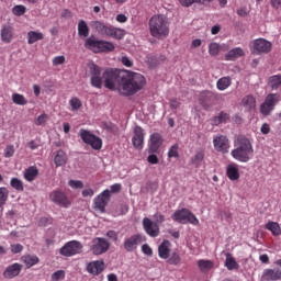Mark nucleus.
I'll return each mask as SVG.
<instances>
[{
  "mask_svg": "<svg viewBox=\"0 0 281 281\" xmlns=\"http://www.w3.org/2000/svg\"><path fill=\"white\" fill-rule=\"evenodd\" d=\"M144 87H146V77L131 70H122L121 83L119 86V91L122 93V95H135V93L142 91Z\"/></svg>",
  "mask_w": 281,
  "mask_h": 281,
  "instance_id": "obj_1",
  "label": "nucleus"
},
{
  "mask_svg": "<svg viewBox=\"0 0 281 281\" xmlns=\"http://www.w3.org/2000/svg\"><path fill=\"white\" fill-rule=\"evenodd\" d=\"M235 149L231 151L232 157L236 159V161H240L241 164H247L254 157V145H251V140L246 136H239L235 140Z\"/></svg>",
  "mask_w": 281,
  "mask_h": 281,
  "instance_id": "obj_2",
  "label": "nucleus"
},
{
  "mask_svg": "<svg viewBox=\"0 0 281 281\" xmlns=\"http://www.w3.org/2000/svg\"><path fill=\"white\" fill-rule=\"evenodd\" d=\"M149 33L154 38L158 41H164L170 34V22L166 15H154L149 20Z\"/></svg>",
  "mask_w": 281,
  "mask_h": 281,
  "instance_id": "obj_3",
  "label": "nucleus"
},
{
  "mask_svg": "<svg viewBox=\"0 0 281 281\" xmlns=\"http://www.w3.org/2000/svg\"><path fill=\"white\" fill-rule=\"evenodd\" d=\"M85 47L86 49H90V52H93L94 54H102L113 52L115 49V44H113L112 42L88 37L86 38Z\"/></svg>",
  "mask_w": 281,
  "mask_h": 281,
  "instance_id": "obj_4",
  "label": "nucleus"
},
{
  "mask_svg": "<svg viewBox=\"0 0 281 281\" xmlns=\"http://www.w3.org/2000/svg\"><path fill=\"white\" fill-rule=\"evenodd\" d=\"M103 82H104L105 89H110V91H115L116 85H119L120 87L122 82V70L106 68L103 71Z\"/></svg>",
  "mask_w": 281,
  "mask_h": 281,
  "instance_id": "obj_5",
  "label": "nucleus"
},
{
  "mask_svg": "<svg viewBox=\"0 0 281 281\" xmlns=\"http://www.w3.org/2000/svg\"><path fill=\"white\" fill-rule=\"evenodd\" d=\"M171 218L181 225H188V223L191 225H199V218H196V215H194V213L188 209L175 211V213L171 215Z\"/></svg>",
  "mask_w": 281,
  "mask_h": 281,
  "instance_id": "obj_6",
  "label": "nucleus"
},
{
  "mask_svg": "<svg viewBox=\"0 0 281 281\" xmlns=\"http://www.w3.org/2000/svg\"><path fill=\"white\" fill-rule=\"evenodd\" d=\"M79 137L82 139L83 144L91 146L93 150L102 149V138L95 136L89 130L81 128L79 131Z\"/></svg>",
  "mask_w": 281,
  "mask_h": 281,
  "instance_id": "obj_7",
  "label": "nucleus"
},
{
  "mask_svg": "<svg viewBox=\"0 0 281 281\" xmlns=\"http://www.w3.org/2000/svg\"><path fill=\"white\" fill-rule=\"evenodd\" d=\"M88 67L91 87H94V89H102V85H104L102 67L93 63L89 64Z\"/></svg>",
  "mask_w": 281,
  "mask_h": 281,
  "instance_id": "obj_8",
  "label": "nucleus"
},
{
  "mask_svg": "<svg viewBox=\"0 0 281 281\" xmlns=\"http://www.w3.org/2000/svg\"><path fill=\"white\" fill-rule=\"evenodd\" d=\"M82 243L79 240H70L59 249V254L66 258H71V256H78V254H82Z\"/></svg>",
  "mask_w": 281,
  "mask_h": 281,
  "instance_id": "obj_9",
  "label": "nucleus"
},
{
  "mask_svg": "<svg viewBox=\"0 0 281 281\" xmlns=\"http://www.w3.org/2000/svg\"><path fill=\"white\" fill-rule=\"evenodd\" d=\"M111 248V243L102 237H95L90 243V251L94 256H102V254H106Z\"/></svg>",
  "mask_w": 281,
  "mask_h": 281,
  "instance_id": "obj_10",
  "label": "nucleus"
},
{
  "mask_svg": "<svg viewBox=\"0 0 281 281\" xmlns=\"http://www.w3.org/2000/svg\"><path fill=\"white\" fill-rule=\"evenodd\" d=\"M278 102H280V94H268L265 102L260 105V113H262L265 116L271 115V111L276 109V104H278Z\"/></svg>",
  "mask_w": 281,
  "mask_h": 281,
  "instance_id": "obj_11",
  "label": "nucleus"
},
{
  "mask_svg": "<svg viewBox=\"0 0 281 281\" xmlns=\"http://www.w3.org/2000/svg\"><path fill=\"white\" fill-rule=\"evenodd\" d=\"M213 147L216 153L227 155L229 153L231 144L229 138L225 135H216L213 137Z\"/></svg>",
  "mask_w": 281,
  "mask_h": 281,
  "instance_id": "obj_12",
  "label": "nucleus"
},
{
  "mask_svg": "<svg viewBox=\"0 0 281 281\" xmlns=\"http://www.w3.org/2000/svg\"><path fill=\"white\" fill-rule=\"evenodd\" d=\"M109 201H111V191L106 189L94 198V210H99V212L104 214L106 212V205H109Z\"/></svg>",
  "mask_w": 281,
  "mask_h": 281,
  "instance_id": "obj_13",
  "label": "nucleus"
},
{
  "mask_svg": "<svg viewBox=\"0 0 281 281\" xmlns=\"http://www.w3.org/2000/svg\"><path fill=\"white\" fill-rule=\"evenodd\" d=\"M49 200L55 203V205H59V207H69V205H71V200H69L67 193L60 190L50 192Z\"/></svg>",
  "mask_w": 281,
  "mask_h": 281,
  "instance_id": "obj_14",
  "label": "nucleus"
},
{
  "mask_svg": "<svg viewBox=\"0 0 281 281\" xmlns=\"http://www.w3.org/2000/svg\"><path fill=\"white\" fill-rule=\"evenodd\" d=\"M216 100H218V94H216L212 91L206 90V91H203L200 93L199 102L205 111L212 109V106H214V102Z\"/></svg>",
  "mask_w": 281,
  "mask_h": 281,
  "instance_id": "obj_15",
  "label": "nucleus"
},
{
  "mask_svg": "<svg viewBox=\"0 0 281 281\" xmlns=\"http://www.w3.org/2000/svg\"><path fill=\"white\" fill-rule=\"evenodd\" d=\"M144 236L142 234H134L127 238H125L124 243H123V247L125 249V251L132 252L135 251L137 249V247H139V245H142V243H144Z\"/></svg>",
  "mask_w": 281,
  "mask_h": 281,
  "instance_id": "obj_16",
  "label": "nucleus"
},
{
  "mask_svg": "<svg viewBox=\"0 0 281 281\" xmlns=\"http://www.w3.org/2000/svg\"><path fill=\"white\" fill-rule=\"evenodd\" d=\"M271 42L265 38H258L252 42V54H269L271 52Z\"/></svg>",
  "mask_w": 281,
  "mask_h": 281,
  "instance_id": "obj_17",
  "label": "nucleus"
},
{
  "mask_svg": "<svg viewBox=\"0 0 281 281\" xmlns=\"http://www.w3.org/2000/svg\"><path fill=\"white\" fill-rule=\"evenodd\" d=\"M143 229L147 236H150L151 238H157V236H159V224L153 222L148 217L143 218Z\"/></svg>",
  "mask_w": 281,
  "mask_h": 281,
  "instance_id": "obj_18",
  "label": "nucleus"
},
{
  "mask_svg": "<svg viewBox=\"0 0 281 281\" xmlns=\"http://www.w3.org/2000/svg\"><path fill=\"white\" fill-rule=\"evenodd\" d=\"M21 271H23V265L12 263L5 268L2 276L3 278H5V280H12L14 278H18V276L21 274Z\"/></svg>",
  "mask_w": 281,
  "mask_h": 281,
  "instance_id": "obj_19",
  "label": "nucleus"
},
{
  "mask_svg": "<svg viewBox=\"0 0 281 281\" xmlns=\"http://www.w3.org/2000/svg\"><path fill=\"white\" fill-rule=\"evenodd\" d=\"M164 145V136L159 133H154L149 136L148 153H159V148Z\"/></svg>",
  "mask_w": 281,
  "mask_h": 281,
  "instance_id": "obj_20",
  "label": "nucleus"
},
{
  "mask_svg": "<svg viewBox=\"0 0 281 281\" xmlns=\"http://www.w3.org/2000/svg\"><path fill=\"white\" fill-rule=\"evenodd\" d=\"M132 144L137 150H142V148H144V128H142V126H136L134 128Z\"/></svg>",
  "mask_w": 281,
  "mask_h": 281,
  "instance_id": "obj_21",
  "label": "nucleus"
},
{
  "mask_svg": "<svg viewBox=\"0 0 281 281\" xmlns=\"http://www.w3.org/2000/svg\"><path fill=\"white\" fill-rule=\"evenodd\" d=\"M261 280H265V281L281 280V270H280V268L263 270L262 276H261Z\"/></svg>",
  "mask_w": 281,
  "mask_h": 281,
  "instance_id": "obj_22",
  "label": "nucleus"
},
{
  "mask_svg": "<svg viewBox=\"0 0 281 281\" xmlns=\"http://www.w3.org/2000/svg\"><path fill=\"white\" fill-rule=\"evenodd\" d=\"M88 273H91L92 276H100L102 271H104V261H91L87 266Z\"/></svg>",
  "mask_w": 281,
  "mask_h": 281,
  "instance_id": "obj_23",
  "label": "nucleus"
},
{
  "mask_svg": "<svg viewBox=\"0 0 281 281\" xmlns=\"http://www.w3.org/2000/svg\"><path fill=\"white\" fill-rule=\"evenodd\" d=\"M172 244L169 240H164L158 247V256L161 260H168L170 258V248Z\"/></svg>",
  "mask_w": 281,
  "mask_h": 281,
  "instance_id": "obj_24",
  "label": "nucleus"
},
{
  "mask_svg": "<svg viewBox=\"0 0 281 281\" xmlns=\"http://www.w3.org/2000/svg\"><path fill=\"white\" fill-rule=\"evenodd\" d=\"M0 36L2 43H12V38H14V29H12L10 25H3Z\"/></svg>",
  "mask_w": 281,
  "mask_h": 281,
  "instance_id": "obj_25",
  "label": "nucleus"
},
{
  "mask_svg": "<svg viewBox=\"0 0 281 281\" xmlns=\"http://www.w3.org/2000/svg\"><path fill=\"white\" fill-rule=\"evenodd\" d=\"M21 262L25 265L26 269H32V267L41 262V259L36 255H23L21 257Z\"/></svg>",
  "mask_w": 281,
  "mask_h": 281,
  "instance_id": "obj_26",
  "label": "nucleus"
},
{
  "mask_svg": "<svg viewBox=\"0 0 281 281\" xmlns=\"http://www.w3.org/2000/svg\"><path fill=\"white\" fill-rule=\"evenodd\" d=\"M226 175L231 181H238V179H240V173L238 172V165H228L226 167Z\"/></svg>",
  "mask_w": 281,
  "mask_h": 281,
  "instance_id": "obj_27",
  "label": "nucleus"
},
{
  "mask_svg": "<svg viewBox=\"0 0 281 281\" xmlns=\"http://www.w3.org/2000/svg\"><path fill=\"white\" fill-rule=\"evenodd\" d=\"M241 56H245V50L240 47H236L231 49L226 55H225V60L234 61L238 60Z\"/></svg>",
  "mask_w": 281,
  "mask_h": 281,
  "instance_id": "obj_28",
  "label": "nucleus"
},
{
  "mask_svg": "<svg viewBox=\"0 0 281 281\" xmlns=\"http://www.w3.org/2000/svg\"><path fill=\"white\" fill-rule=\"evenodd\" d=\"M240 105L244 106L247 111H254L256 109V98L248 94L241 99Z\"/></svg>",
  "mask_w": 281,
  "mask_h": 281,
  "instance_id": "obj_29",
  "label": "nucleus"
},
{
  "mask_svg": "<svg viewBox=\"0 0 281 281\" xmlns=\"http://www.w3.org/2000/svg\"><path fill=\"white\" fill-rule=\"evenodd\" d=\"M38 177V168L31 166L24 171V179L29 182L35 181Z\"/></svg>",
  "mask_w": 281,
  "mask_h": 281,
  "instance_id": "obj_30",
  "label": "nucleus"
},
{
  "mask_svg": "<svg viewBox=\"0 0 281 281\" xmlns=\"http://www.w3.org/2000/svg\"><path fill=\"white\" fill-rule=\"evenodd\" d=\"M89 25L87 24V22L85 20H80L78 22V36H80V38H88L89 37Z\"/></svg>",
  "mask_w": 281,
  "mask_h": 281,
  "instance_id": "obj_31",
  "label": "nucleus"
},
{
  "mask_svg": "<svg viewBox=\"0 0 281 281\" xmlns=\"http://www.w3.org/2000/svg\"><path fill=\"white\" fill-rule=\"evenodd\" d=\"M43 38H45V35L42 32L30 31L27 33L29 45H34V43H37V41H43Z\"/></svg>",
  "mask_w": 281,
  "mask_h": 281,
  "instance_id": "obj_32",
  "label": "nucleus"
},
{
  "mask_svg": "<svg viewBox=\"0 0 281 281\" xmlns=\"http://www.w3.org/2000/svg\"><path fill=\"white\" fill-rule=\"evenodd\" d=\"M232 87V78L231 77H222L216 82V88L218 91H225V89H229Z\"/></svg>",
  "mask_w": 281,
  "mask_h": 281,
  "instance_id": "obj_33",
  "label": "nucleus"
},
{
  "mask_svg": "<svg viewBox=\"0 0 281 281\" xmlns=\"http://www.w3.org/2000/svg\"><path fill=\"white\" fill-rule=\"evenodd\" d=\"M265 227L271 232L272 236H281V227L278 222H268Z\"/></svg>",
  "mask_w": 281,
  "mask_h": 281,
  "instance_id": "obj_34",
  "label": "nucleus"
},
{
  "mask_svg": "<svg viewBox=\"0 0 281 281\" xmlns=\"http://www.w3.org/2000/svg\"><path fill=\"white\" fill-rule=\"evenodd\" d=\"M54 162L57 168L65 166V164H67V153H65L63 149H59L54 158Z\"/></svg>",
  "mask_w": 281,
  "mask_h": 281,
  "instance_id": "obj_35",
  "label": "nucleus"
},
{
  "mask_svg": "<svg viewBox=\"0 0 281 281\" xmlns=\"http://www.w3.org/2000/svg\"><path fill=\"white\" fill-rule=\"evenodd\" d=\"M198 267H199L200 271L205 273L207 271H211V269H214V261L201 259L198 261Z\"/></svg>",
  "mask_w": 281,
  "mask_h": 281,
  "instance_id": "obj_36",
  "label": "nucleus"
},
{
  "mask_svg": "<svg viewBox=\"0 0 281 281\" xmlns=\"http://www.w3.org/2000/svg\"><path fill=\"white\" fill-rule=\"evenodd\" d=\"M268 85L272 91H278V89H281V76L280 75L271 76L269 78Z\"/></svg>",
  "mask_w": 281,
  "mask_h": 281,
  "instance_id": "obj_37",
  "label": "nucleus"
},
{
  "mask_svg": "<svg viewBox=\"0 0 281 281\" xmlns=\"http://www.w3.org/2000/svg\"><path fill=\"white\" fill-rule=\"evenodd\" d=\"M225 267L228 269V271H234V269H239L238 262H236V259L232 257L229 254L226 255L225 260Z\"/></svg>",
  "mask_w": 281,
  "mask_h": 281,
  "instance_id": "obj_38",
  "label": "nucleus"
},
{
  "mask_svg": "<svg viewBox=\"0 0 281 281\" xmlns=\"http://www.w3.org/2000/svg\"><path fill=\"white\" fill-rule=\"evenodd\" d=\"M229 120V114L226 112H221L217 116H214L212 122L215 126H218V124H223Z\"/></svg>",
  "mask_w": 281,
  "mask_h": 281,
  "instance_id": "obj_39",
  "label": "nucleus"
},
{
  "mask_svg": "<svg viewBox=\"0 0 281 281\" xmlns=\"http://www.w3.org/2000/svg\"><path fill=\"white\" fill-rule=\"evenodd\" d=\"M167 263L173 265V267H179V265H181V255H179V252L177 251L172 252L171 255H169Z\"/></svg>",
  "mask_w": 281,
  "mask_h": 281,
  "instance_id": "obj_40",
  "label": "nucleus"
},
{
  "mask_svg": "<svg viewBox=\"0 0 281 281\" xmlns=\"http://www.w3.org/2000/svg\"><path fill=\"white\" fill-rule=\"evenodd\" d=\"M12 102L19 106H25V104H27V99H25V97L21 93H13Z\"/></svg>",
  "mask_w": 281,
  "mask_h": 281,
  "instance_id": "obj_41",
  "label": "nucleus"
},
{
  "mask_svg": "<svg viewBox=\"0 0 281 281\" xmlns=\"http://www.w3.org/2000/svg\"><path fill=\"white\" fill-rule=\"evenodd\" d=\"M10 186L13 188V190H16V192H23V190H25V187H23V181L19 178H12Z\"/></svg>",
  "mask_w": 281,
  "mask_h": 281,
  "instance_id": "obj_42",
  "label": "nucleus"
},
{
  "mask_svg": "<svg viewBox=\"0 0 281 281\" xmlns=\"http://www.w3.org/2000/svg\"><path fill=\"white\" fill-rule=\"evenodd\" d=\"M168 159H179V144H173L168 153H167Z\"/></svg>",
  "mask_w": 281,
  "mask_h": 281,
  "instance_id": "obj_43",
  "label": "nucleus"
},
{
  "mask_svg": "<svg viewBox=\"0 0 281 281\" xmlns=\"http://www.w3.org/2000/svg\"><path fill=\"white\" fill-rule=\"evenodd\" d=\"M126 36V31L123 29L114 27L112 30V34L110 35V38H115L116 41H122V38Z\"/></svg>",
  "mask_w": 281,
  "mask_h": 281,
  "instance_id": "obj_44",
  "label": "nucleus"
},
{
  "mask_svg": "<svg viewBox=\"0 0 281 281\" xmlns=\"http://www.w3.org/2000/svg\"><path fill=\"white\" fill-rule=\"evenodd\" d=\"M25 12H27V8H25L23 4H16L12 8V13L14 16H23Z\"/></svg>",
  "mask_w": 281,
  "mask_h": 281,
  "instance_id": "obj_45",
  "label": "nucleus"
},
{
  "mask_svg": "<svg viewBox=\"0 0 281 281\" xmlns=\"http://www.w3.org/2000/svg\"><path fill=\"white\" fill-rule=\"evenodd\" d=\"M92 27L95 29V31L101 34V36L104 35V32L106 30V24H104V22L101 21H93L92 22Z\"/></svg>",
  "mask_w": 281,
  "mask_h": 281,
  "instance_id": "obj_46",
  "label": "nucleus"
},
{
  "mask_svg": "<svg viewBox=\"0 0 281 281\" xmlns=\"http://www.w3.org/2000/svg\"><path fill=\"white\" fill-rule=\"evenodd\" d=\"M220 53H221V45H218V43L213 42L209 45L210 56H218Z\"/></svg>",
  "mask_w": 281,
  "mask_h": 281,
  "instance_id": "obj_47",
  "label": "nucleus"
},
{
  "mask_svg": "<svg viewBox=\"0 0 281 281\" xmlns=\"http://www.w3.org/2000/svg\"><path fill=\"white\" fill-rule=\"evenodd\" d=\"M8 196H10V191H8V188L1 187L0 188V206L5 205L8 201Z\"/></svg>",
  "mask_w": 281,
  "mask_h": 281,
  "instance_id": "obj_48",
  "label": "nucleus"
},
{
  "mask_svg": "<svg viewBox=\"0 0 281 281\" xmlns=\"http://www.w3.org/2000/svg\"><path fill=\"white\" fill-rule=\"evenodd\" d=\"M69 105L71 106V111H78L82 106V101L75 97L69 100Z\"/></svg>",
  "mask_w": 281,
  "mask_h": 281,
  "instance_id": "obj_49",
  "label": "nucleus"
},
{
  "mask_svg": "<svg viewBox=\"0 0 281 281\" xmlns=\"http://www.w3.org/2000/svg\"><path fill=\"white\" fill-rule=\"evenodd\" d=\"M204 159H205V151L204 150L196 151V154L193 157V164H195L196 166H201V162Z\"/></svg>",
  "mask_w": 281,
  "mask_h": 281,
  "instance_id": "obj_50",
  "label": "nucleus"
},
{
  "mask_svg": "<svg viewBox=\"0 0 281 281\" xmlns=\"http://www.w3.org/2000/svg\"><path fill=\"white\" fill-rule=\"evenodd\" d=\"M68 186L74 190H82L85 184L80 180H69Z\"/></svg>",
  "mask_w": 281,
  "mask_h": 281,
  "instance_id": "obj_51",
  "label": "nucleus"
},
{
  "mask_svg": "<svg viewBox=\"0 0 281 281\" xmlns=\"http://www.w3.org/2000/svg\"><path fill=\"white\" fill-rule=\"evenodd\" d=\"M65 276H66L65 270H57L52 274L50 280L60 281L65 278Z\"/></svg>",
  "mask_w": 281,
  "mask_h": 281,
  "instance_id": "obj_52",
  "label": "nucleus"
},
{
  "mask_svg": "<svg viewBox=\"0 0 281 281\" xmlns=\"http://www.w3.org/2000/svg\"><path fill=\"white\" fill-rule=\"evenodd\" d=\"M14 153H15L14 145H7V147L4 148L3 155L7 159H10V157H14Z\"/></svg>",
  "mask_w": 281,
  "mask_h": 281,
  "instance_id": "obj_53",
  "label": "nucleus"
},
{
  "mask_svg": "<svg viewBox=\"0 0 281 281\" xmlns=\"http://www.w3.org/2000/svg\"><path fill=\"white\" fill-rule=\"evenodd\" d=\"M180 5H183V8H190V5H193V3H201V0H179Z\"/></svg>",
  "mask_w": 281,
  "mask_h": 281,
  "instance_id": "obj_54",
  "label": "nucleus"
},
{
  "mask_svg": "<svg viewBox=\"0 0 281 281\" xmlns=\"http://www.w3.org/2000/svg\"><path fill=\"white\" fill-rule=\"evenodd\" d=\"M105 236L110 238V240H113V243H117L119 234L115 231H108Z\"/></svg>",
  "mask_w": 281,
  "mask_h": 281,
  "instance_id": "obj_55",
  "label": "nucleus"
},
{
  "mask_svg": "<svg viewBox=\"0 0 281 281\" xmlns=\"http://www.w3.org/2000/svg\"><path fill=\"white\" fill-rule=\"evenodd\" d=\"M54 67H58V65H65V56H56L53 58Z\"/></svg>",
  "mask_w": 281,
  "mask_h": 281,
  "instance_id": "obj_56",
  "label": "nucleus"
},
{
  "mask_svg": "<svg viewBox=\"0 0 281 281\" xmlns=\"http://www.w3.org/2000/svg\"><path fill=\"white\" fill-rule=\"evenodd\" d=\"M169 105H170V109H172V111H177V109L181 106V101H178L176 98L170 99Z\"/></svg>",
  "mask_w": 281,
  "mask_h": 281,
  "instance_id": "obj_57",
  "label": "nucleus"
},
{
  "mask_svg": "<svg viewBox=\"0 0 281 281\" xmlns=\"http://www.w3.org/2000/svg\"><path fill=\"white\" fill-rule=\"evenodd\" d=\"M147 161H148V164L157 165V164H159V157H157V155H155V153H151V154L147 157Z\"/></svg>",
  "mask_w": 281,
  "mask_h": 281,
  "instance_id": "obj_58",
  "label": "nucleus"
},
{
  "mask_svg": "<svg viewBox=\"0 0 281 281\" xmlns=\"http://www.w3.org/2000/svg\"><path fill=\"white\" fill-rule=\"evenodd\" d=\"M154 220H155L154 223H156V225H159V224L164 223V221H166V217L161 213H156V214H154Z\"/></svg>",
  "mask_w": 281,
  "mask_h": 281,
  "instance_id": "obj_59",
  "label": "nucleus"
},
{
  "mask_svg": "<svg viewBox=\"0 0 281 281\" xmlns=\"http://www.w3.org/2000/svg\"><path fill=\"white\" fill-rule=\"evenodd\" d=\"M11 251L12 254H21V251H23V245L21 244L11 245Z\"/></svg>",
  "mask_w": 281,
  "mask_h": 281,
  "instance_id": "obj_60",
  "label": "nucleus"
},
{
  "mask_svg": "<svg viewBox=\"0 0 281 281\" xmlns=\"http://www.w3.org/2000/svg\"><path fill=\"white\" fill-rule=\"evenodd\" d=\"M142 251L145 256H153V248L148 244L142 246Z\"/></svg>",
  "mask_w": 281,
  "mask_h": 281,
  "instance_id": "obj_61",
  "label": "nucleus"
},
{
  "mask_svg": "<svg viewBox=\"0 0 281 281\" xmlns=\"http://www.w3.org/2000/svg\"><path fill=\"white\" fill-rule=\"evenodd\" d=\"M47 114H42L37 117V121H36V125L37 126H43V124H45V122H47Z\"/></svg>",
  "mask_w": 281,
  "mask_h": 281,
  "instance_id": "obj_62",
  "label": "nucleus"
},
{
  "mask_svg": "<svg viewBox=\"0 0 281 281\" xmlns=\"http://www.w3.org/2000/svg\"><path fill=\"white\" fill-rule=\"evenodd\" d=\"M110 190H111L112 194H116L117 192H120L122 190V184L114 183L110 187Z\"/></svg>",
  "mask_w": 281,
  "mask_h": 281,
  "instance_id": "obj_63",
  "label": "nucleus"
},
{
  "mask_svg": "<svg viewBox=\"0 0 281 281\" xmlns=\"http://www.w3.org/2000/svg\"><path fill=\"white\" fill-rule=\"evenodd\" d=\"M121 63L125 66V67H133V60H131V58L124 56L121 59Z\"/></svg>",
  "mask_w": 281,
  "mask_h": 281,
  "instance_id": "obj_64",
  "label": "nucleus"
}]
</instances>
